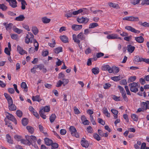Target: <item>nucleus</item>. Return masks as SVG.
I'll use <instances>...</instances> for the list:
<instances>
[{
    "mask_svg": "<svg viewBox=\"0 0 149 149\" xmlns=\"http://www.w3.org/2000/svg\"><path fill=\"white\" fill-rule=\"evenodd\" d=\"M7 7L5 4L0 3V9H1L3 11H5L7 10Z\"/></svg>",
    "mask_w": 149,
    "mask_h": 149,
    "instance_id": "473e14b6",
    "label": "nucleus"
},
{
    "mask_svg": "<svg viewBox=\"0 0 149 149\" xmlns=\"http://www.w3.org/2000/svg\"><path fill=\"white\" fill-rule=\"evenodd\" d=\"M6 115V117L7 118L13 122L15 125L17 124V121L14 117L12 114H10L8 112H5Z\"/></svg>",
    "mask_w": 149,
    "mask_h": 149,
    "instance_id": "423d86ee",
    "label": "nucleus"
},
{
    "mask_svg": "<svg viewBox=\"0 0 149 149\" xmlns=\"http://www.w3.org/2000/svg\"><path fill=\"white\" fill-rule=\"evenodd\" d=\"M45 144L48 146L51 145L52 143V141L48 138H46L45 139Z\"/></svg>",
    "mask_w": 149,
    "mask_h": 149,
    "instance_id": "393cba45",
    "label": "nucleus"
},
{
    "mask_svg": "<svg viewBox=\"0 0 149 149\" xmlns=\"http://www.w3.org/2000/svg\"><path fill=\"white\" fill-rule=\"evenodd\" d=\"M93 73L94 74H97L99 72V69L97 67H95L92 69Z\"/></svg>",
    "mask_w": 149,
    "mask_h": 149,
    "instance_id": "cd10ccee",
    "label": "nucleus"
},
{
    "mask_svg": "<svg viewBox=\"0 0 149 149\" xmlns=\"http://www.w3.org/2000/svg\"><path fill=\"white\" fill-rule=\"evenodd\" d=\"M40 116L43 119H45L46 118V116L44 114V112L42 110H40L39 112Z\"/></svg>",
    "mask_w": 149,
    "mask_h": 149,
    "instance_id": "4c0bfd02",
    "label": "nucleus"
},
{
    "mask_svg": "<svg viewBox=\"0 0 149 149\" xmlns=\"http://www.w3.org/2000/svg\"><path fill=\"white\" fill-rule=\"evenodd\" d=\"M10 50H9L8 48L7 47H6L4 49V52L5 53L7 54L8 55L10 56Z\"/></svg>",
    "mask_w": 149,
    "mask_h": 149,
    "instance_id": "bf43d9fd",
    "label": "nucleus"
},
{
    "mask_svg": "<svg viewBox=\"0 0 149 149\" xmlns=\"http://www.w3.org/2000/svg\"><path fill=\"white\" fill-rule=\"evenodd\" d=\"M35 65L37 69L38 68L40 70H42L43 72L45 73L47 72V69L45 68V66L43 64H40Z\"/></svg>",
    "mask_w": 149,
    "mask_h": 149,
    "instance_id": "2eb2a0df",
    "label": "nucleus"
},
{
    "mask_svg": "<svg viewBox=\"0 0 149 149\" xmlns=\"http://www.w3.org/2000/svg\"><path fill=\"white\" fill-rule=\"evenodd\" d=\"M72 38L74 42L79 44L80 43V40L79 39L81 40H85L86 37L82 32H81L77 36L75 34H73Z\"/></svg>",
    "mask_w": 149,
    "mask_h": 149,
    "instance_id": "f257e3e1",
    "label": "nucleus"
},
{
    "mask_svg": "<svg viewBox=\"0 0 149 149\" xmlns=\"http://www.w3.org/2000/svg\"><path fill=\"white\" fill-rule=\"evenodd\" d=\"M9 3V5L12 8H15L17 7V2L16 0H6Z\"/></svg>",
    "mask_w": 149,
    "mask_h": 149,
    "instance_id": "0eeeda50",
    "label": "nucleus"
},
{
    "mask_svg": "<svg viewBox=\"0 0 149 149\" xmlns=\"http://www.w3.org/2000/svg\"><path fill=\"white\" fill-rule=\"evenodd\" d=\"M82 146L85 148H87L89 146V143L88 141L86 140L85 139L83 138L81 142Z\"/></svg>",
    "mask_w": 149,
    "mask_h": 149,
    "instance_id": "9b49d317",
    "label": "nucleus"
},
{
    "mask_svg": "<svg viewBox=\"0 0 149 149\" xmlns=\"http://www.w3.org/2000/svg\"><path fill=\"white\" fill-rule=\"evenodd\" d=\"M112 98L113 99L116 101H120V100L121 97H118L115 95H112Z\"/></svg>",
    "mask_w": 149,
    "mask_h": 149,
    "instance_id": "79ce46f5",
    "label": "nucleus"
},
{
    "mask_svg": "<svg viewBox=\"0 0 149 149\" xmlns=\"http://www.w3.org/2000/svg\"><path fill=\"white\" fill-rule=\"evenodd\" d=\"M21 143L24 144H28L29 141H28L26 139V140L24 139H21L20 140Z\"/></svg>",
    "mask_w": 149,
    "mask_h": 149,
    "instance_id": "052dcab7",
    "label": "nucleus"
},
{
    "mask_svg": "<svg viewBox=\"0 0 149 149\" xmlns=\"http://www.w3.org/2000/svg\"><path fill=\"white\" fill-rule=\"evenodd\" d=\"M17 51L21 55H23L25 54H26L27 53L26 51L24 50L19 45H17Z\"/></svg>",
    "mask_w": 149,
    "mask_h": 149,
    "instance_id": "4468645a",
    "label": "nucleus"
},
{
    "mask_svg": "<svg viewBox=\"0 0 149 149\" xmlns=\"http://www.w3.org/2000/svg\"><path fill=\"white\" fill-rule=\"evenodd\" d=\"M90 119L93 125H95L96 124V123L95 122V120L93 118V116H90Z\"/></svg>",
    "mask_w": 149,
    "mask_h": 149,
    "instance_id": "0e129e2a",
    "label": "nucleus"
},
{
    "mask_svg": "<svg viewBox=\"0 0 149 149\" xmlns=\"http://www.w3.org/2000/svg\"><path fill=\"white\" fill-rule=\"evenodd\" d=\"M42 21L44 23L47 24L49 22L51 19L47 18L46 17H44L42 18Z\"/></svg>",
    "mask_w": 149,
    "mask_h": 149,
    "instance_id": "bb28decb",
    "label": "nucleus"
},
{
    "mask_svg": "<svg viewBox=\"0 0 149 149\" xmlns=\"http://www.w3.org/2000/svg\"><path fill=\"white\" fill-rule=\"evenodd\" d=\"M98 24L96 23H93L90 24L89 26V29H92L98 26Z\"/></svg>",
    "mask_w": 149,
    "mask_h": 149,
    "instance_id": "c756f323",
    "label": "nucleus"
},
{
    "mask_svg": "<svg viewBox=\"0 0 149 149\" xmlns=\"http://www.w3.org/2000/svg\"><path fill=\"white\" fill-rule=\"evenodd\" d=\"M62 51V47H58L55 49H54V52L56 54H58Z\"/></svg>",
    "mask_w": 149,
    "mask_h": 149,
    "instance_id": "72a5a7b5",
    "label": "nucleus"
},
{
    "mask_svg": "<svg viewBox=\"0 0 149 149\" xmlns=\"http://www.w3.org/2000/svg\"><path fill=\"white\" fill-rule=\"evenodd\" d=\"M28 120L26 118H24L22 120V123L24 126L28 124Z\"/></svg>",
    "mask_w": 149,
    "mask_h": 149,
    "instance_id": "37998d69",
    "label": "nucleus"
},
{
    "mask_svg": "<svg viewBox=\"0 0 149 149\" xmlns=\"http://www.w3.org/2000/svg\"><path fill=\"white\" fill-rule=\"evenodd\" d=\"M118 88L119 89L120 92L121 93H123L125 92L124 88L120 86H118Z\"/></svg>",
    "mask_w": 149,
    "mask_h": 149,
    "instance_id": "8fccbe9b",
    "label": "nucleus"
},
{
    "mask_svg": "<svg viewBox=\"0 0 149 149\" xmlns=\"http://www.w3.org/2000/svg\"><path fill=\"white\" fill-rule=\"evenodd\" d=\"M21 8L22 10H24L26 8V6L27 5V3L25 1L21 3Z\"/></svg>",
    "mask_w": 149,
    "mask_h": 149,
    "instance_id": "a18cd8bd",
    "label": "nucleus"
},
{
    "mask_svg": "<svg viewBox=\"0 0 149 149\" xmlns=\"http://www.w3.org/2000/svg\"><path fill=\"white\" fill-rule=\"evenodd\" d=\"M98 123L102 124V125H104L105 124V122L103 120L100 118H99L98 119Z\"/></svg>",
    "mask_w": 149,
    "mask_h": 149,
    "instance_id": "680f3d73",
    "label": "nucleus"
},
{
    "mask_svg": "<svg viewBox=\"0 0 149 149\" xmlns=\"http://www.w3.org/2000/svg\"><path fill=\"white\" fill-rule=\"evenodd\" d=\"M139 20L137 17L130 16V21H138Z\"/></svg>",
    "mask_w": 149,
    "mask_h": 149,
    "instance_id": "c9c22d12",
    "label": "nucleus"
},
{
    "mask_svg": "<svg viewBox=\"0 0 149 149\" xmlns=\"http://www.w3.org/2000/svg\"><path fill=\"white\" fill-rule=\"evenodd\" d=\"M141 108H139L136 111V113L143 111L147 109H149V101H147L146 102H142L141 103Z\"/></svg>",
    "mask_w": 149,
    "mask_h": 149,
    "instance_id": "f03ea898",
    "label": "nucleus"
},
{
    "mask_svg": "<svg viewBox=\"0 0 149 149\" xmlns=\"http://www.w3.org/2000/svg\"><path fill=\"white\" fill-rule=\"evenodd\" d=\"M132 36H125L124 38V40H126L127 41H129L131 40L132 39Z\"/></svg>",
    "mask_w": 149,
    "mask_h": 149,
    "instance_id": "774afa93",
    "label": "nucleus"
},
{
    "mask_svg": "<svg viewBox=\"0 0 149 149\" xmlns=\"http://www.w3.org/2000/svg\"><path fill=\"white\" fill-rule=\"evenodd\" d=\"M129 86L130 87V90L131 91L136 93L138 91V88L140 86V85H138V84L133 82L129 85Z\"/></svg>",
    "mask_w": 149,
    "mask_h": 149,
    "instance_id": "7ed1b4c3",
    "label": "nucleus"
},
{
    "mask_svg": "<svg viewBox=\"0 0 149 149\" xmlns=\"http://www.w3.org/2000/svg\"><path fill=\"white\" fill-rule=\"evenodd\" d=\"M87 131L88 133H93V129L91 126H89L87 128Z\"/></svg>",
    "mask_w": 149,
    "mask_h": 149,
    "instance_id": "4d7b16f0",
    "label": "nucleus"
},
{
    "mask_svg": "<svg viewBox=\"0 0 149 149\" xmlns=\"http://www.w3.org/2000/svg\"><path fill=\"white\" fill-rule=\"evenodd\" d=\"M127 50L128 52L130 53H132L134 51L135 47L130 45L127 46Z\"/></svg>",
    "mask_w": 149,
    "mask_h": 149,
    "instance_id": "6ab92c4d",
    "label": "nucleus"
},
{
    "mask_svg": "<svg viewBox=\"0 0 149 149\" xmlns=\"http://www.w3.org/2000/svg\"><path fill=\"white\" fill-rule=\"evenodd\" d=\"M72 12L70 11H68L65 14V16L67 18L70 17L72 16Z\"/></svg>",
    "mask_w": 149,
    "mask_h": 149,
    "instance_id": "ea45409f",
    "label": "nucleus"
},
{
    "mask_svg": "<svg viewBox=\"0 0 149 149\" xmlns=\"http://www.w3.org/2000/svg\"><path fill=\"white\" fill-rule=\"evenodd\" d=\"M72 28L74 30L77 31L81 29L82 28V25L74 24L72 26Z\"/></svg>",
    "mask_w": 149,
    "mask_h": 149,
    "instance_id": "dca6fc26",
    "label": "nucleus"
},
{
    "mask_svg": "<svg viewBox=\"0 0 149 149\" xmlns=\"http://www.w3.org/2000/svg\"><path fill=\"white\" fill-rule=\"evenodd\" d=\"M26 139L29 141L28 145L30 146L31 144H32V143H35L37 141V139L36 136L33 135L29 136L28 135L25 136Z\"/></svg>",
    "mask_w": 149,
    "mask_h": 149,
    "instance_id": "20e7f679",
    "label": "nucleus"
},
{
    "mask_svg": "<svg viewBox=\"0 0 149 149\" xmlns=\"http://www.w3.org/2000/svg\"><path fill=\"white\" fill-rule=\"evenodd\" d=\"M13 31H14L19 34L21 33L22 32V30L17 28L14 29H13Z\"/></svg>",
    "mask_w": 149,
    "mask_h": 149,
    "instance_id": "864d4df0",
    "label": "nucleus"
},
{
    "mask_svg": "<svg viewBox=\"0 0 149 149\" xmlns=\"http://www.w3.org/2000/svg\"><path fill=\"white\" fill-rule=\"evenodd\" d=\"M136 79V76L131 77L129 79L128 81L129 82H132L134 81Z\"/></svg>",
    "mask_w": 149,
    "mask_h": 149,
    "instance_id": "5fc2aeb1",
    "label": "nucleus"
},
{
    "mask_svg": "<svg viewBox=\"0 0 149 149\" xmlns=\"http://www.w3.org/2000/svg\"><path fill=\"white\" fill-rule=\"evenodd\" d=\"M34 45L35 47V49L36 51H37L38 50L39 44L36 40H34Z\"/></svg>",
    "mask_w": 149,
    "mask_h": 149,
    "instance_id": "a19ab883",
    "label": "nucleus"
},
{
    "mask_svg": "<svg viewBox=\"0 0 149 149\" xmlns=\"http://www.w3.org/2000/svg\"><path fill=\"white\" fill-rule=\"evenodd\" d=\"M111 67L109 65H107L103 66L101 67V69L102 70L106 71L107 70L108 72L110 73H111L112 70L111 69Z\"/></svg>",
    "mask_w": 149,
    "mask_h": 149,
    "instance_id": "ddd939ff",
    "label": "nucleus"
},
{
    "mask_svg": "<svg viewBox=\"0 0 149 149\" xmlns=\"http://www.w3.org/2000/svg\"><path fill=\"white\" fill-rule=\"evenodd\" d=\"M60 38L61 40L63 42L67 43L68 42V38L65 36H61Z\"/></svg>",
    "mask_w": 149,
    "mask_h": 149,
    "instance_id": "4be33fe9",
    "label": "nucleus"
},
{
    "mask_svg": "<svg viewBox=\"0 0 149 149\" xmlns=\"http://www.w3.org/2000/svg\"><path fill=\"white\" fill-rule=\"evenodd\" d=\"M52 43H48V45L51 47H55V45L56 44L55 40L53 38L52 39Z\"/></svg>",
    "mask_w": 149,
    "mask_h": 149,
    "instance_id": "f704fd0d",
    "label": "nucleus"
},
{
    "mask_svg": "<svg viewBox=\"0 0 149 149\" xmlns=\"http://www.w3.org/2000/svg\"><path fill=\"white\" fill-rule=\"evenodd\" d=\"M111 86V85L109 83H107L104 84L103 85V87L105 89H107L109 88Z\"/></svg>",
    "mask_w": 149,
    "mask_h": 149,
    "instance_id": "6e6d98bb",
    "label": "nucleus"
},
{
    "mask_svg": "<svg viewBox=\"0 0 149 149\" xmlns=\"http://www.w3.org/2000/svg\"><path fill=\"white\" fill-rule=\"evenodd\" d=\"M77 21L79 23H83L84 22L86 23L89 21V19L86 17H82L80 18H78L77 19Z\"/></svg>",
    "mask_w": 149,
    "mask_h": 149,
    "instance_id": "f8f14e48",
    "label": "nucleus"
},
{
    "mask_svg": "<svg viewBox=\"0 0 149 149\" xmlns=\"http://www.w3.org/2000/svg\"><path fill=\"white\" fill-rule=\"evenodd\" d=\"M3 24L5 26L6 30L7 31L10 30L13 26V24L11 23L8 24L6 23H3Z\"/></svg>",
    "mask_w": 149,
    "mask_h": 149,
    "instance_id": "f3484780",
    "label": "nucleus"
},
{
    "mask_svg": "<svg viewBox=\"0 0 149 149\" xmlns=\"http://www.w3.org/2000/svg\"><path fill=\"white\" fill-rule=\"evenodd\" d=\"M56 118V116L54 114H52L50 117L49 120L50 122L51 123H53Z\"/></svg>",
    "mask_w": 149,
    "mask_h": 149,
    "instance_id": "c85d7f7f",
    "label": "nucleus"
},
{
    "mask_svg": "<svg viewBox=\"0 0 149 149\" xmlns=\"http://www.w3.org/2000/svg\"><path fill=\"white\" fill-rule=\"evenodd\" d=\"M125 29L127 30L136 33H139L140 32L139 31L135 29L130 26H126L125 27Z\"/></svg>",
    "mask_w": 149,
    "mask_h": 149,
    "instance_id": "9d476101",
    "label": "nucleus"
},
{
    "mask_svg": "<svg viewBox=\"0 0 149 149\" xmlns=\"http://www.w3.org/2000/svg\"><path fill=\"white\" fill-rule=\"evenodd\" d=\"M25 18V17L23 15H21L16 17L15 20L18 21H23Z\"/></svg>",
    "mask_w": 149,
    "mask_h": 149,
    "instance_id": "a211bd4d",
    "label": "nucleus"
},
{
    "mask_svg": "<svg viewBox=\"0 0 149 149\" xmlns=\"http://www.w3.org/2000/svg\"><path fill=\"white\" fill-rule=\"evenodd\" d=\"M111 69L112 70L111 73L113 72L117 73L119 71V69L118 67L114 66H113L111 68Z\"/></svg>",
    "mask_w": 149,
    "mask_h": 149,
    "instance_id": "b1692460",
    "label": "nucleus"
},
{
    "mask_svg": "<svg viewBox=\"0 0 149 149\" xmlns=\"http://www.w3.org/2000/svg\"><path fill=\"white\" fill-rule=\"evenodd\" d=\"M26 128L29 133L31 134L33 133L34 129L32 127L30 126H27Z\"/></svg>",
    "mask_w": 149,
    "mask_h": 149,
    "instance_id": "7c9ffc66",
    "label": "nucleus"
},
{
    "mask_svg": "<svg viewBox=\"0 0 149 149\" xmlns=\"http://www.w3.org/2000/svg\"><path fill=\"white\" fill-rule=\"evenodd\" d=\"M50 108L49 106H46L44 107L41 110H42L44 112H48L50 111Z\"/></svg>",
    "mask_w": 149,
    "mask_h": 149,
    "instance_id": "2f4dec72",
    "label": "nucleus"
},
{
    "mask_svg": "<svg viewBox=\"0 0 149 149\" xmlns=\"http://www.w3.org/2000/svg\"><path fill=\"white\" fill-rule=\"evenodd\" d=\"M94 138L97 141H99L100 140V137L97 134H94L93 135Z\"/></svg>",
    "mask_w": 149,
    "mask_h": 149,
    "instance_id": "603ef678",
    "label": "nucleus"
},
{
    "mask_svg": "<svg viewBox=\"0 0 149 149\" xmlns=\"http://www.w3.org/2000/svg\"><path fill=\"white\" fill-rule=\"evenodd\" d=\"M69 130L72 136H74L77 138L79 137V135L78 133L77 132V130L75 128L74 126H70Z\"/></svg>",
    "mask_w": 149,
    "mask_h": 149,
    "instance_id": "39448f33",
    "label": "nucleus"
},
{
    "mask_svg": "<svg viewBox=\"0 0 149 149\" xmlns=\"http://www.w3.org/2000/svg\"><path fill=\"white\" fill-rule=\"evenodd\" d=\"M109 6L110 7L116 8H119L120 7L118 4H117L112 2H109L108 3Z\"/></svg>",
    "mask_w": 149,
    "mask_h": 149,
    "instance_id": "5701e85b",
    "label": "nucleus"
},
{
    "mask_svg": "<svg viewBox=\"0 0 149 149\" xmlns=\"http://www.w3.org/2000/svg\"><path fill=\"white\" fill-rule=\"evenodd\" d=\"M7 140L8 142L10 144H13V141L11 139L10 136L8 134H6V135Z\"/></svg>",
    "mask_w": 149,
    "mask_h": 149,
    "instance_id": "a878e982",
    "label": "nucleus"
},
{
    "mask_svg": "<svg viewBox=\"0 0 149 149\" xmlns=\"http://www.w3.org/2000/svg\"><path fill=\"white\" fill-rule=\"evenodd\" d=\"M11 38L13 40H17L18 39V36L16 34H11Z\"/></svg>",
    "mask_w": 149,
    "mask_h": 149,
    "instance_id": "49530a36",
    "label": "nucleus"
},
{
    "mask_svg": "<svg viewBox=\"0 0 149 149\" xmlns=\"http://www.w3.org/2000/svg\"><path fill=\"white\" fill-rule=\"evenodd\" d=\"M32 31L34 35H36L38 33V28L36 27H33L32 28Z\"/></svg>",
    "mask_w": 149,
    "mask_h": 149,
    "instance_id": "58836bf2",
    "label": "nucleus"
},
{
    "mask_svg": "<svg viewBox=\"0 0 149 149\" xmlns=\"http://www.w3.org/2000/svg\"><path fill=\"white\" fill-rule=\"evenodd\" d=\"M32 99L33 101H36L40 102L42 100L41 98L39 95H37L35 96H33Z\"/></svg>",
    "mask_w": 149,
    "mask_h": 149,
    "instance_id": "412c9836",
    "label": "nucleus"
},
{
    "mask_svg": "<svg viewBox=\"0 0 149 149\" xmlns=\"http://www.w3.org/2000/svg\"><path fill=\"white\" fill-rule=\"evenodd\" d=\"M131 116L132 119L134 121H137L138 120V117L135 114H132L131 115Z\"/></svg>",
    "mask_w": 149,
    "mask_h": 149,
    "instance_id": "c03bdc74",
    "label": "nucleus"
},
{
    "mask_svg": "<svg viewBox=\"0 0 149 149\" xmlns=\"http://www.w3.org/2000/svg\"><path fill=\"white\" fill-rule=\"evenodd\" d=\"M91 49L89 47H88L85 50V54H88L91 53Z\"/></svg>",
    "mask_w": 149,
    "mask_h": 149,
    "instance_id": "338daca9",
    "label": "nucleus"
},
{
    "mask_svg": "<svg viewBox=\"0 0 149 149\" xmlns=\"http://www.w3.org/2000/svg\"><path fill=\"white\" fill-rule=\"evenodd\" d=\"M107 38L108 39H118L121 40V37H118L117 34L115 33L108 35L107 36Z\"/></svg>",
    "mask_w": 149,
    "mask_h": 149,
    "instance_id": "6e6552de",
    "label": "nucleus"
},
{
    "mask_svg": "<svg viewBox=\"0 0 149 149\" xmlns=\"http://www.w3.org/2000/svg\"><path fill=\"white\" fill-rule=\"evenodd\" d=\"M16 114L17 116L19 117H21L22 115V113L21 111L20 110H17V111Z\"/></svg>",
    "mask_w": 149,
    "mask_h": 149,
    "instance_id": "13d9d810",
    "label": "nucleus"
},
{
    "mask_svg": "<svg viewBox=\"0 0 149 149\" xmlns=\"http://www.w3.org/2000/svg\"><path fill=\"white\" fill-rule=\"evenodd\" d=\"M8 107L9 110L11 111L15 110L16 109V106L13 104L9 106Z\"/></svg>",
    "mask_w": 149,
    "mask_h": 149,
    "instance_id": "e433bc0d",
    "label": "nucleus"
},
{
    "mask_svg": "<svg viewBox=\"0 0 149 149\" xmlns=\"http://www.w3.org/2000/svg\"><path fill=\"white\" fill-rule=\"evenodd\" d=\"M122 96L125 101L127 102L128 101V99L127 97L125 92L122 94Z\"/></svg>",
    "mask_w": 149,
    "mask_h": 149,
    "instance_id": "3c124183",
    "label": "nucleus"
},
{
    "mask_svg": "<svg viewBox=\"0 0 149 149\" xmlns=\"http://www.w3.org/2000/svg\"><path fill=\"white\" fill-rule=\"evenodd\" d=\"M31 42L32 40H31V39L29 37H27V36H26L25 39V43L27 44H28L30 42Z\"/></svg>",
    "mask_w": 149,
    "mask_h": 149,
    "instance_id": "69168bd1",
    "label": "nucleus"
},
{
    "mask_svg": "<svg viewBox=\"0 0 149 149\" xmlns=\"http://www.w3.org/2000/svg\"><path fill=\"white\" fill-rule=\"evenodd\" d=\"M62 84H63V81L61 80H59L57 82L56 86L57 87H60Z\"/></svg>",
    "mask_w": 149,
    "mask_h": 149,
    "instance_id": "e2e57ef3",
    "label": "nucleus"
},
{
    "mask_svg": "<svg viewBox=\"0 0 149 149\" xmlns=\"http://www.w3.org/2000/svg\"><path fill=\"white\" fill-rule=\"evenodd\" d=\"M62 80L63 84L64 86L67 84L69 82V80L68 79L63 78L62 79Z\"/></svg>",
    "mask_w": 149,
    "mask_h": 149,
    "instance_id": "09e8293b",
    "label": "nucleus"
},
{
    "mask_svg": "<svg viewBox=\"0 0 149 149\" xmlns=\"http://www.w3.org/2000/svg\"><path fill=\"white\" fill-rule=\"evenodd\" d=\"M111 79L115 81H117L120 79V77L119 76H114L111 78Z\"/></svg>",
    "mask_w": 149,
    "mask_h": 149,
    "instance_id": "de8ad7c7",
    "label": "nucleus"
},
{
    "mask_svg": "<svg viewBox=\"0 0 149 149\" xmlns=\"http://www.w3.org/2000/svg\"><path fill=\"white\" fill-rule=\"evenodd\" d=\"M135 38L136 41L139 43H143L144 41V38L141 36L136 37Z\"/></svg>",
    "mask_w": 149,
    "mask_h": 149,
    "instance_id": "aec40b11",
    "label": "nucleus"
},
{
    "mask_svg": "<svg viewBox=\"0 0 149 149\" xmlns=\"http://www.w3.org/2000/svg\"><path fill=\"white\" fill-rule=\"evenodd\" d=\"M135 58L136 61L137 62H144L146 63L149 64V59L148 58H140L139 57L136 56Z\"/></svg>",
    "mask_w": 149,
    "mask_h": 149,
    "instance_id": "1a4fd4ad",
    "label": "nucleus"
}]
</instances>
